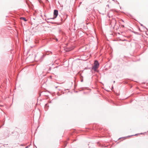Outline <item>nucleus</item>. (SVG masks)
<instances>
[{"instance_id":"obj_8","label":"nucleus","mask_w":148,"mask_h":148,"mask_svg":"<svg viewBox=\"0 0 148 148\" xmlns=\"http://www.w3.org/2000/svg\"><path fill=\"white\" fill-rule=\"evenodd\" d=\"M58 87V86H56V88H57Z\"/></svg>"},{"instance_id":"obj_5","label":"nucleus","mask_w":148,"mask_h":148,"mask_svg":"<svg viewBox=\"0 0 148 148\" xmlns=\"http://www.w3.org/2000/svg\"><path fill=\"white\" fill-rule=\"evenodd\" d=\"M20 18L21 19L23 20L24 21H27V20L26 19V18L24 17H21Z\"/></svg>"},{"instance_id":"obj_7","label":"nucleus","mask_w":148,"mask_h":148,"mask_svg":"<svg viewBox=\"0 0 148 148\" xmlns=\"http://www.w3.org/2000/svg\"><path fill=\"white\" fill-rule=\"evenodd\" d=\"M56 39V41H58V39L57 38H56V39Z\"/></svg>"},{"instance_id":"obj_3","label":"nucleus","mask_w":148,"mask_h":148,"mask_svg":"<svg viewBox=\"0 0 148 148\" xmlns=\"http://www.w3.org/2000/svg\"><path fill=\"white\" fill-rule=\"evenodd\" d=\"M74 47H63L64 49L66 51H69L74 49Z\"/></svg>"},{"instance_id":"obj_10","label":"nucleus","mask_w":148,"mask_h":148,"mask_svg":"<svg viewBox=\"0 0 148 148\" xmlns=\"http://www.w3.org/2000/svg\"><path fill=\"white\" fill-rule=\"evenodd\" d=\"M81 82H83V80H82Z\"/></svg>"},{"instance_id":"obj_11","label":"nucleus","mask_w":148,"mask_h":148,"mask_svg":"<svg viewBox=\"0 0 148 148\" xmlns=\"http://www.w3.org/2000/svg\"><path fill=\"white\" fill-rule=\"evenodd\" d=\"M47 104H46L45 106H47Z\"/></svg>"},{"instance_id":"obj_6","label":"nucleus","mask_w":148,"mask_h":148,"mask_svg":"<svg viewBox=\"0 0 148 148\" xmlns=\"http://www.w3.org/2000/svg\"><path fill=\"white\" fill-rule=\"evenodd\" d=\"M121 27H124V26L123 25H121Z\"/></svg>"},{"instance_id":"obj_4","label":"nucleus","mask_w":148,"mask_h":148,"mask_svg":"<svg viewBox=\"0 0 148 148\" xmlns=\"http://www.w3.org/2000/svg\"><path fill=\"white\" fill-rule=\"evenodd\" d=\"M116 20L114 19H113L110 22V25H111V27H114L115 25H116Z\"/></svg>"},{"instance_id":"obj_1","label":"nucleus","mask_w":148,"mask_h":148,"mask_svg":"<svg viewBox=\"0 0 148 148\" xmlns=\"http://www.w3.org/2000/svg\"><path fill=\"white\" fill-rule=\"evenodd\" d=\"M99 64L98 61L95 60L94 63V65L92 66V69L94 71H96L99 68Z\"/></svg>"},{"instance_id":"obj_9","label":"nucleus","mask_w":148,"mask_h":148,"mask_svg":"<svg viewBox=\"0 0 148 148\" xmlns=\"http://www.w3.org/2000/svg\"><path fill=\"white\" fill-rule=\"evenodd\" d=\"M52 23V24H53V22H52V23Z\"/></svg>"},{"instance_id":"obj_12","label":"nucleus","mask_w":148,"mask_h":148,"mask_svg":"<svg viewBox=\"0 0 148 148\" xmlns=\"http://www.w3.org/2000/svg\"><path fill=\"white\" fill-rule=\"evenodd\" d=\"M108 6H109V5H108Z\"/></svg>"},{"instance_id":"obj_2","label":"nucleus","mask_w":148,"mask_h":148,"mask_svg":"<svg viewBox=\"0 0 148 148\" xmlns=\"http://www.w3.org/2000/svg\"><path fill=\"white\" fill-rule=\"evenodd\" d=\"M53 14H54V16H53V17L50 18H48L47 19L49 20L50 19H54L56 18L58 14V10H54V11Z\"/></svg>"}]
</instances>
